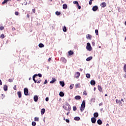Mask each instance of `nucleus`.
Listing matches in <instances>:
<instances>
[{
    "label": "nucleus",
    "mask_w": 126,
    "mask_h": 126,
    "mask_svg": "<svg viewBox=\"0 0 126 126\" xmlns=\"http://www.w3.org/2000/svg\"><path fill=\"white\" fill-rule=\"evenodd\" d=\"M63 108H64L66 111H70L71 110V107H70V105L68 103H66V104L63 106Z\"/></svg>",
    "instance_id": "1"
},
{
    "label": "nucleus",
    "mask_w": 126,
    "mask_h": 126,
    "mask_svg": "<svg viewBox=\"0 0 126 126\" xmlns=\"http://www.w3.org/2000/svg\"><path fill=\"white\" fill-rule=\"evenodd\" d=\"M84 109H85V101L83 100L81 105V108H80L81 112H83L84 111Z\"/></svg>",
    "instance_id": "2"
},
{
    "label": "nucleus",
    "mask_w": 126,
    "mask_h": 126,
    "mask_svg": "<svg viewBox=\"0 0 126 126\" xmlns=\"http://www.w3.org/2000/svg\"><path fill=\"white\" fill-rule=\"evenodd\" d=\"M86 49L87 51H89V52H91V51H92V47H91V45L90 43H87Z\"/></svg>",
    "instance_id": "3"
},
{
    "label": "nucleus",
    "mask_w": 126,
    "mask_h": 126,
    "mask_svg": "<svg viewBox=\"0 0 126 126\" xmlns=\"http://www.w3.org/2000/svg\"><path fill=\"white\" fill-rule=\"evenodd\" d=\"M24 94L26 95V96H27L28 95V89L25 88L24 89Z\"/></svg>",
    "instance_id": "4"
},
{
    "label": "nucleus",
    "mask_w": 126,
    "mask_h": 126,
    "mask_svg": "<svg viewBox=\"0 0 126 126\" xmlns=\"http://www.w3.org/2000/svg\"><path fill=\"white\" fill-rule=\"evenodd\" d=\"M79 76H80V73L79 72H77L75 74V78H79Z\"/></svg>",
    "instance_id": "5"
},
{
    "label": "nucleus",
    "mask_w": 126,
    "mask_h": 126,
    "mask_svg": "<svg viewBox=\"0 0 126 126\" xmlns=\"http://www.w3.org/2000/svg\"><path fill=\"white\" fill-rule=\"evenodd\" d=\"M61 61L63 63H66V59L63 57L61 58Z\"/></svg>",
    "instance_id": "6"
},
{
    "label": "nucleus",
    "mask_w": 126,
    "mask_h": 126,
    "mask_svg": "<svg viewBox=\"0 0 126 126\" xmlns=\"http://www.w3.org/2000/svg\"><path fill=\"white\" fill-rule=\"evenodd\" d=\"M37 76H38V75L37 74H34L33 76H32V80L34 81V83H36V82H37V81L36 80H35V78L37 77Z\"/></svg>",
    "instance_id": "7"
},
{
    "label": "nucleus",
    "mask_w": 126,
    "mask_h": 126,
    "mask_svg": "<svg viewBox=\"0 0 126 126\" xmlns=\"http://www.w3.org/2000/svg\"><path fill=\"white\" fill-rule=\"evenodd\" d=\"M33 100L34 102H37L38 101V95H35L33 97Z\"/></svg>",
    "instance_id": "8"
},
{
    "label": "nucleus",
    "mask_w": 126,
    "mask_h": 126,
    "mask_svg": "<svg viewBox=\"0 0 126 126\" xmlns=\"http://www.w3.org/2000/svg\"><path fill=\"white\" fill-rule=\"evenodd\" d=\"M91 122L93 124H95V123H96V118L94 117L92 118Z\"/></svg>",
    "instance_id": "9"
},
{
    "label": "nucleus",
    "mask_w": 126,
    "mask_h": 126,
    "mask_svg": "<svg viewBox=\"0 0 126 126\" xmlns=\"http://www.w3.org/2000/svg\"><path fill=\"white\" fill-rule=\"evenodd\" d=\"M74 99L75 100H80L81 99V96H80V95H76L75 96Z\"/></svg>",
    "instance_id": "10"
},
{
    "label": "nucleus",
    "mask_w": 126,
    "mask_h": 126,
    "mask_svg": "<svg viewBox=\"0 0 126 126\" xmlns=\"http://www.w3.org/2000/svg\"><path fill=\"white\" fill-rule=\"evenodd\" d=\"M97 87L100 92H103V89L102 88V87H101V86L98 85Z\"/></svg>",
    "instance_id": "11"
},
{
    "label": "nucleus",
    "mask_w": 126,
    "mask_h": 126,
    "mask_svg": "<svg viewBox=\"0 0 126 126\" xmlns=\"http://www.w3.org/2000/svg\"><path fill=\"white\" fill-rule=\"evenodd\" d=\"M98 9V6H94L93 7V11H96V10Z\"/></svg>",
    "instance_id": "12"
},
{
    "label": "nucleus",
    "mask_w": 126,
    "mask_h": 126,
    "mask_svg": "<svg viewBox=\"0 0 126 126\" xmlns=\"http://www.w3.org/2000/svg\"><path fill=\"white\" fill-rule=\"evenodd\" d=\"M100 6H101V7H103V8L106 7V2H103L100 4Z\"/></svg>",
    "instance_id": "13"
},
{
    "label": "nucleus",
    "mask_w": 126,
    "mask_h": 126,
    "mask_svg": "<svg viewBox=\"0 0 126 126\" xmlns=\"http://www.w3.org/2000/svg\"><path fill=\"white\" fill-rule=\"evenodd\" d=\"M56 78H52V80L50 82V83L52 84L53 83H54L55 82H56Z\"/></svg>",
    "instance_id": "14"
},
{
    "label": "nucleus",
    "mask_w": 126,
    "mask_h": 126,
    "mask_svg": "<svg viewBox=\"0 0 126 126\" xmlns=\"http://www.w3.org/2000/svg\"><path fill=\"white\" fill-rule=\"evenodd\" d=\"M94 118H98V117L99 116V114L97 113V112H95L94 114Z\"/></svg>",
    "instance_id": "15"
},
{
    "label": "nucleus",
    "mask_w": 126,
    "mask_h": 126,
    "mask_svg": "<svg viewBox=\"0 0 126 126\" xmlns=\"http://www.w3.org/2000/svg\"><path fill=\"white\" fill-rule=\"evenodd\" d=\"M91 85H95L96 84V82L94 80H91L90 82Z\"/></svg>",
    "instance_id": "16"
},
{
    "label": "nucleus",
    "mask_w": 126,
    "mask_h": 126,
    "mask_svg": "<svg viewBox=\"0 0 126 126\" xmlns=\"http://www.w3.org/2000/svg\"><path fill=\"white\" fill-rule=\"evenodd\" d=\"M97 123L98 125H101L102 124V120H101V119H98L97 121Z\"/></svg>",
    "instance_id": "17"
},
{
    "label": "nucleus",
    "mask_w": 126,
    "mask_h": 126,
    "mask_svg": "<svg viewBox=\"0 0 126 126\" xmlns=\"http://www.w3.org/2000/svg\"><path fill=\"white\" fill-rule=\"evenodd\" d=\"M59 95L60 97H63L64 96V94L63 92H60Z\"/></svg>",
    "instance_id": "18"
},
{
    "label": "nucleus",
    "mask_w": 126,
    "mask_h": 126,
    "mask_svg": "<svg viewBox=\"0 0 126 126\" xmlns=\"http://www.w3.org/2000/svg\"><path fill=\"white\" fill-rule=\"evenodd\" d=\"M3 90L4 91H7V86L6 85L3 86Z\"/></svg>",
    "instance_id": "19"
},
{
    "label": "nucleus",
    "mask_w": 126,
    "mask_h": 126,
    "mask_svg": "<svg viewBox=\"0 0 126 126\" xmlns=\"http://www.w3.org/2000/svg\"><path fill=\"white\" fill-rule=\"evenodd\" d=\"M63 9H66L67 8V5L66 4H63Z\"/></svg>",
    "instance_id": "20"
},
{
    "label": "nucleus",
    "mask_w": 126,
    "mask_h": 126,
    "mask_svg": "<svg viewBox=\"0 0 126 126\" xmlns=\"http://www.w3.org/2000/svg\"><path fill=\"white\" fill-rule=\"evenodd\" d=\"M91 38H92V36H91V35L90 34L87 35V39H88V40L91 39Z\"/></svg>",
    "instance_id": "21"
},
{
    "label": "nucleus",
    "mask_w": 126,
    "mask_h": 126,
    "mask_svg": "<svg viewBox=\"0 0 126 126\" xmlns=\"http://www.w3.org/2000/svg\"><path fill=\"white\" fill-rule=\"evenodd\" d=\"M69 56H72L73 55V52L71 50H70L68 52Z\"/></svg>",
    "instance_id": "22"
},
{
    "label": "nucleus",
    "mask_w": 126,
    "mask_h": 126,
    "mask_svg": "<svg viewBox=\"0 0 126 126\" xmlns=\"http://www.w3.org/2000/svg\"><path fill=\"white\" fill-rule=\"evenodd\" d=\"M60 84L62 86V87H63L64 86V82L63 81H60Z\"/></svg>",
    "instance_id": "23"
},
{
    "label": "nucleus",
    "mask_w": 126,
    "mask_h": 126,
    "mask_svg": "<svg viewBox=\"0 0 126 126\" xmlns=\"http://www.w3.org/2000/svg\"><path fill=\"white\" fill-rule=\"evenodd\" d=\"M45 109L44 108L42 109L41 111V114L44 115V114H45Z\"/></svg>",
    "instance_id": "24"
},
{
    "label": "nucleus",
    "mask_w": 126,
    "mask_h": 126,
    "mask_svg": "<svg viewBox=\"0 0 126 126\" xmlns=\"http://www.w3.org/2000/svg\"><path fill=\"white\" fill-rule=\"evenodd\" d=\"M92 59H93L92 57L91 56V57L87 58L86 59V61H87V62H89V61H91V60H92Z\"/></svg>",
    "instance_id": "25"
},
{
    "label": "nucleus",
    "mask_w": 126,
    "mask_h": 126,
    "mask_svg": "<svg viewBox=\"0 0 126 126\" xmlns=\"http://www.w3.org/2000/svg\"><path fill=\"white\" fill-rule=\"evenodd\" d=\"M38 47L39 48H44V47H45V45H44V44L43 43H40L39 45H38Z\"/></svg>",
    "instance_id": "26"
},
{
    "label": "nucleus",
    "mask_w": 126,
    "mask_h": 126,
    "mask_svg": "<svg viewBox=\"0 0 126 126\" xmlns=\"http://www.w3.org/2000/svg\"><path fill=\"white\" fill-rule=\"evenodd\" d=\"M75 121H79L80 120V118L79 117H75L74 118Z\"/></svg>",
    "instance_id": "27"
},
{
    "label": "nucleus",
    "mask_w": 126,
    "mask_h": 126,
    "mask_svg": "<svg viewBox=\"0 0 126 126\" xmlns=\"http://www.w3.org/2000/svg\"><path fill=\"white\" fill-rule=\"evenodd\" d=\"M17 94H18V95L19 98H21V96H22L21 92H17Z\"/></svg>",
    "instance_id": "28"
},
{
    "label": "nucleus",
    "mask_w": 126,
    "mask_h": 126,
    "mask_svg": "<svg viewBox=\"0 0 126 126\" xmlns=\"http://www.w3.org/2000/svg\"><path fill=\"white\" fill-rule=\"evenodd\" d=\"M116 102L117 104H120V105L122 104V102L121 101V100H119L118 99H116Z\"/></svg>",
    "instance_id": "29"
},
{
    "label": "nucleus",
    "mask_w": 126,
    "mask_h": 126,
    "mask_svg": "<svg viewBox=\"0 0 126 126\" xmlns=\"http://www.w3.org/2000/svg\"><path fill=\"white\" fill-rule=\"evenodd\" d=\"M86 76L87 78H90L91 76L90 74H89V73L86 74Z\"/></svg>",
    "instance_id": "30"
},
{
    "label": "nucleus",
    "mask_w": 126,
    "mask_h": 126,
    "mask_svg": "<svg viewBox=\"0 0 126 126\" xmlns=\"http://www.w3.org/2000/svg\"><path fill=\"white\" fill-rule=\"evenodd\" d=\"M73 86H74V85L73 84H71L69 87L70 89H73Z\"/></svg>",
    "instance_id": "31"
},
{
    "label": "nucleus",
    "mask_w": 126,
    "mask_h": 126,
    "mask_svg": "<svg viewBox=\"0 0 126 126\" xmlns=\"http://www.w3.org/2000/svg\"><path fill=\"white\" fill-rule=\"evenodd\" d=\"M34 121L35 122H39V118L38 117L34 118Z\"/></svg>",
    "instance_id": "32"
},
{
    "label": "nucleus",
    "mask_w": 126,
    "mask_h": 126,
    "mask_svg": "<svg viewBox=\"0 0 126 126\" xmlns=\"http://www.w3.org/2000/svg\"><path fill=\"white\" fill-rule=\"evenodd\" d=\"M63 32H66V27H65V26L63 27Z\"/></svg>",
    "instance_id": "33"
},
{
    "label": "nucleus",
    "mask_w": 126,
    "mask_h": 126,
    "mask_svg": "<svg viewBox=\"0 0 126 126\" xmlns=\"http://www.w3.org/2000/svg\"><path fill=\"white\" fill-rule=\"evenodd\" d=\"M91 101L93 103H95V98H93L91 99Z\"/></svg>",
    "instance_id": "34"
},
{
    "label": "nucleus",
    "mask_w": 126,
    "mask_h": 126,
    "mask_svg": "<svg viewBox=\"0 0 126 126\" xmlns=\"http://www.w3.org/2000/svg\"><path fill=\"white\" fill-rule=\"evenodd\" d=\"M80 86V84L78 83L75 85V87L76 88H78V87H79Z\"/></svg>",
    "instance_id": "35"
},
{
    "label": "nucleus",
    "mask_w": 126,
    "mask_h": 126,
    "mask_svg": "<svg viewBox=\"0 0 126 126\" xmlns=\"http://www.w3.org/2000/svg\"><path fill=\"white\" fill-rule=\"evenodd\" d=\"M55 13H56V15H61V12H60L56 11Z\"/></svg>",
    "instance_id": "36"
},
{
    "label": "nucleus",
    "mask_w": 126,
    "mask_h": 126,
    "mask_svg": "<svg viewBox=\"0 0 126 126\" xmlns=\"http://www.w3.org/2000/svg\"><path fill=\"white\" fill-rule=\"evenodd\" d=\"M73 3H74V4H77V5H78V4H79L78 1H74Z\"/></svg>",
    "instance_id": "37"
},
{
    "label": "nucleus",
    "mask_w": 126,
    "mask_h": 126,
    "mask_svg": "<svg viewBox=\"0 0 126 126\" xmlns=\"http://www.w3.org/2000/svg\"><path fill=\"white\" fill-rule=\"evenodd\" d=\"M32 126H36V122H32Z\"/></svg>",
    "instance_id": "38"
},
{
    "label": "nucleus",
    "mask_w": 126,
    "mask_h": 126,
    "mask_svg": "<svg viewBox=\"0 0 126 126\" xmlns=\"http://www.w3.org/2000/svg\"><path fill=\"white\" fill-rule=\"evenodd\" d=\"M124 71H125V72H126V64L124 65Z\"/></svg>",
    "instance_id": "39"
},
{
    "label": "nucleus",
    "mask_w": 126,
    "mask_h": 126,
    "mask_svg": "<svg viewBox=\"0 0 126 126\" xmlns=\"http://www.w3.org/2000/svg\"><path fill=\"white\" fill-rule=\"evenodd\" d=\"M7 1V0H4V1L2 2V4H4V3H6Z\"/></svg>",
    "instance_id": "40"
},
{
    "label": "nucleus",
    "mask_w": 126,
    "mask_h": 126,
    "mask_svg": "<svg viewBox=\"0 0 126 126\" xmlns=\"http://www.w3.org/2000/svg\"><path fill=\"white\" fill-rule=\"evenodd\" d=\"M41 82V79L39 78V79L38 80H36V83H40Z\"/></svg>",
    "instance_id": "41"
},
{
    "label": "nucleus",
    "mask_w": 126,
    "mask_h": 126,
    "mask_svg": "<svg viewBox=\"0 0 126 126\" xmlns=\"http://www.w3.org/2000/svg\"><path fill=\"white\" fill-rule=\"evenodd\" d=\"M77 110L76 106H74L73 107V111H76Z\"/></svg>",
    "instance_id": "42"
},
{
    "label": "nucleus",
    "mask_w": 126,
    "mask_h": 126,
    "mask_svg": "<svg viewBox=\"0 0 126 126\" xmlns=\"http://www.w3.org/2000/svg\"><path fill=\"white\" fill-rule=\"evenodd\" d=\"M95 32L96 35H99L98 30H95Z\"/></svg>",
    "instance_id": "43"
},
{
    "label": "nucleus",
    "mask_w": 126,
    "mask_h": 126,
    "mask_svg": "<svg viewBox=\"0 0 126 126\" xmlns=\"http://www.w3.org/2000/svg\"><path fill=\"white\" fill-rule=\"evenodd\" d=\"M0 38L1 39H3V38H4V35L3 34H1Z\"/></svg>",
    "instance_id": "44"
},
{
    "label": "nucleus",
    "mask_w": 126,
    "mask_h": 126,
    "mask_svg": "<svg viewBox=\"0 0 126 126\" xmlns=\"http://www.w3.org/2000/svg\"><path fill=\"white\" fill-rule=\"evenodd\" d=\"M4 29V27H2V26H1L0 27V30L1 31H2V30H3Z\"/></svg>",
    "instance_id": "45"
},
{
    "label": "nucleus",
    "mask_w": 126,
    "mask_h": 126,
    "mask_svg": "<svg viewBox=\"0 0 126 126\" xmlns=\"http://www.w3.org/2000/svg\"><path fill=\"white\" fill-rule=\"evenodd\" d=\"M77 6L78 7V9H81V6L79 5V4L77 5Z\"/></svg>",
    "instance_id": "46"
},
{
    "label": "nucleus",
    "mask_w": 126,
    "mask_h": 126,
    "mask_svg": "<svg viewBox=\"0 0 126 126\" xmlns=\"http://www.w3.org/2000/svg\"><path fill=\"white\" fill-rule=\"evenodd\" d=\"M8 81L9 82H13V80L12 79H9Z\"/></svg>",
    "instance_id": "47"
},
{
    "label": "nucleus",
    "mask_w": 126,
    "mask_h": 126,
    "mask_svg": "<svg viewBox=\"0 0 126 126\" xmlns=\"http://www.w3.org/2000/svg\"><path fill=\"white\" fill-rule=\"evenodd\" d=\"M47 83H48V80L46 79L44 82V84H47Z\"/></svg>",
    "instance_id": "48"
},
{
    "label": "nucleus",
    "mask_w": 126,
    "mask_h": 126,
    "mask_svg": "<svg viewBox=\"0 0 126 126\" xmlns=\"http://www.w3.org/2000/svg\"><path fill=\"white\" fill-rule=\"evenodd\" d=\"M37 76H39V77H42V74L39 73L37 74Z\"/></svg>",
    "instance_id": "49"
},
{
    "label": "nucleus",
    "mask_w": 126,
    "mask_h": 126,
    "mask_svg": "<svg viewBox=\"0 0 126 126\" xmlns=\"http://www.w3.org/2000/svg\"><path fill=\"white\" fill-rule=\"evenodd\" d=\"M89 4H90V5H91V4H92V0H90L89 1Z\"/></svg>",
    "instance_id": "50"
},
{
    "label": "nucleus",
    "mask_w": 126,
    "mask_h": 126,
    "mask_svg": "<svg viewBox=\"0 0 126 126\" xmlns=\"http://www.w3.org/2000/svg\"><path fill=\"white\" fill-rule=\"evenodd\" d=\"M15 15H18V14H19V13H18V12H15Z\"/></svg>",
    "instance_id": "51"
},
{
    "label": "nucleus",
    "mask_w": 126,
    "mask_h": 126,
    "mask_svg": "<svg viewBox=\"0 0 126 126\" xmlns=\"http://www.w3.org/2000/svg\"><path fill=\"white\" fill-rule=\"evenodd\" d=\"M45 101H46V102H48V101H49V97H46V98H45Z\"/></svg>",
    "instance_id": "52"
},
{
    "label": "nucleus",
    "mask_w": 126,
    "mask_h": 126,
    "mask_svg": "<svg viewBox=\"0 0 126 126\" xmlns=\"http://www.w3.org/2000/svg\"><path fill=\"white\" fill-rule=\"evenodd\" d=\"M65 121L66 123H69V120H68V119H66Z\"/></svg>",
    "instance_id": "53"
},
{
    "label": "nucleus",
    "mask_w": 126,
    "mask_h": 126,
    "mask_svg": "<svg viewBox=\"0 0 126 126\" xmlns=\"http://www.w3.org/2000/svg\"><path fill=\"white\" fill-rule=\"evenodd\" d=\"M32 11L33 13H35V11H36V10L35 9H33Z\"/></svg>",
    "instance_id": "54"
},
{
    "label": "nucleus",
    "mask_w": 126,
    "mask_h": 126,
    "mask_svg": "<svg viewBox=\"0 0 126 126\" xmlns=\"http://www.w3.org/2000/svg\"><path fill=\"white\" fill-rule=\"evenodd\" d=\"M13 89L16 90V85H15L13 87Z\"/></svg>",
    "instance_id": "55"
},
{
    "label": "nucleus",
    "mask_w": 126,
    "mask_h": 126,
    "mask_svg": "<svg viewBox=\"0 0 126 126\" xmlns=\"http://www.w3.org/2000/svg\"><path fill=\"white\" fill-rule=\"evenodd\" d=\"M103 105V102H101L99 104V106H102Z\"/></svg>",
    "instance_id": "56"
},
{
    "label": "nucleus",
    "mask_w": 126,
    "mask_h": 126,
    "mask_svg": "<svg viewBox=\"0 0 126 126\" xmlns=\"http://www.w3.org/2000/svg\"><path fill=\"white\" fill-rule=\"evenodd\" d=\"M0 85H2V82H1V80H0Z\"/></svg>",
    "instance_id": "57"
},
{
    "label": "nucleus",
    "mask_w": 126,
    "mask_h": 126,
    "mask_svg": "<svg viewBox=\"0 0 126 126\" xmlns=\"http://www.w3.org/2000/svg\"><path fill=\"white\" fill-rule=\"evenodd\" d=\"M85 93H86V91H85L83 92V94H85V95H87V93H86V94H85Z\"/></svg>",
    "instance_id": "58"
},
{
    "label": "nucleus",
    "mask_w": 126,
    "mask_h": 126,
    "mask_svg": "<svg viewBox=\"0 0 126 126\" xmlns=\"http://www.w3.org/2000/svg\"><path fill=\"white\" fill-rule=\"evenodd\" d=\"M51 60H52V59L51 58H49L48 59V62H50L51 61Z\"/></svg>",
    "instance_id": "59"
},
{
    "label": "nucleus",
    "mask_w": 126,
    "mask_h": 126,
    "mask_svg": "<svg viewBox=\"0 0 126 126\" xmlns=\"http://www.w3.org/2000/svg\"><path fill=\"white\" fill-rule=\"evenodd\" d=\"M70 111H68V112L66 113L67 116H68V114H69Z\"/></svg>",
    "instance_id": "60"
},
{
    "label": "nucleus",
    "mask_w": 126,
    "mask_h": 126,
    "mask_svg": "<svg viewBox=\"0 0 126 126\" xmlns=\"http://www.w3.org/2000/svg\"><path fill=\"white\" fill-rule=\"evenodd\" d=\"M31 79H32V78H31V77H30V78H29V80H31Z\"/></svg>",
    "instance_id": "61"
},
{
    "label": "nucleus",
    "mask_w": 126,
    "mask_h": 126,
    "mask_svg": "<svg viewBox=\"0 0 126 126\" xmlns=\"http://www.w3.org/2000/svg\"><path fill=\"white\" fill-rule=\"evenodd\" d=\"M121 101H122V102H125V101H124V99H123V98L121 99Z\"/></svg>",
    "instance_id": "62"
},
{
    "label": "nucleus",
    "mask_w": 126,
    "mask_h": 126,
    "mask_svg": "<svg viewBox=\"0 0 126 126\" xmlns=\"http://www.w3.org/2000/svg\"><path fill=\"white\" fill-rule=\"evenodd\" d=\"M94 44H95V43H94V42H92V45H93V46H94Z\"/></svg>",
    "instance_id": "63"
},
{
    "label": "nucleus",
    "mask_w": 126,
    "mask_h": 126,
    "mask_svg": "<svg viewBox=\"0 0 126 126\" xmlns=\"http://www.w3.org/2000/svg\"><path fill=\"white\" fill-rule=\"evenodd\" d=\"M106 126H110L109 125V124H107Z\"/></svg>",
    "instance_id": "64"
}]
</instances>
